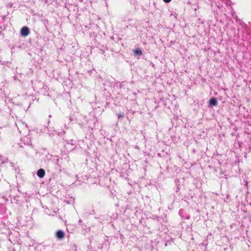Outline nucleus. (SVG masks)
I'll return each mask as SVG.
<instances>
[{
	"instance_id": "20e7f679",
	"label": "nucleus",
	"mask_w": 251,
	"mask_h": 251,
	"mask_svg": "<svg viewBox=\"0 0 251 251\" xmlns=\"http://www.w3.org/2000/svg\"><path fill=\"white\" fill-rule=\"evenodd\" d=\"M217 100L216 98H212L209 100V104L212 106H216L217 105Z\"/></svg>"
},
{
	"instance_id": "f257e3e1",
	"label": "nucleus",
	"mask_w": 251,
	"mask_h": 251,
	"mask_svg": "<svg viewBox=\"0 0 251 251\" xmlns=\"http://www.w3.org/2000/svg\"><path fill=\"white\" fill-rule=\"evenodd\" d=\"M29 28L27 26L23 27L21 30V34L23 36H26L29 34Z\"/></svg>"
},
{
	"instance_id": "39448f33",
	"label": "nucleus",
	"mask_w": 251,
	"mask_h": 251,
	"mask_svg": "<svg viewBox=\"0 0 251 251\" xmlns=\"http://www.w3.org/2000/svg\"><path fill=\"white\" fill-rule=\"evenodd\" d=\"M134 52L135 54H137V55H140L142 54V51L140 49H136L135 50H134Z\"/></svg>"
},
{
	"instance_id": "7ed1b4c3",
	"label": "nucleus",
	"mask_w": 251,
	"mask_h": 251,
	"mask_svg": "<svg viewBox=\"0 0 251 251\" xmlns=\"http://www.w3.org/2000/svg\"><path fill=\"white\" fill-rule=\"evenodd\" d=\"M37 175L40 178H43L45 175V171L43 169H40L37 171Z\"/></svg>"
},
{
	"instance_id": "f03ea898",
	"label": "nucleus",
	"mask_w": 251,
	"mask_h": 251,
	"mask_svg": "<svg viewBox=\"0 0 251 251\" xmlns=\"http://www.w3.org/2000/svg\"><path fill=\"white\" fill-rule=\"evenodd\" d=\"M56 234L57 238L60 240L63 239L65 237L64 232L61 230H58Z\"/></svg>"
},
{
	"instance_id": "0eeeda50",
	"label": "nucleus",
	"mask_w": 251,
	"mask_h": 251,
	"mask_svg": "<svg viewBox=\"0 0 251 251\" xmlns=\"http://www.w3.org/2000/svg\"><path fill=\"white\" fill-rule=\"evenodd\" d=\"M166 3L170 2L172 0H163Z\"/></svg>"
},
{
	"instance_id": "423d86ee",
	"label": "nucleus",
	"mask_w": 251,
	"mask_h": 251,
	"mask_svg": "<svg viewBox=\"0 0 251 251\" xmlns=\"http://www.w3.org/2000/svg\"><path fill=\"white\" fill-rule=\"evenodd\" d=\"M118 118H120L121 117H123V115L121 113H118Z\"/></svg>"
}]
</instances>
